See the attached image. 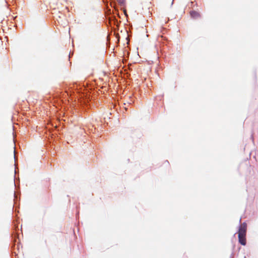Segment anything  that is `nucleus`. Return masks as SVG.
<instances>
[{
  "label": "nucleus",
  "mask_w": 258,
  "mask_h": 258,
  "mask_svg": "<svg viewBox=\"0 0 258 258\" xmlns=\"http://www.w3.org/2000/svg\"><path fill=\"white\" fill-rule=\"evenodd\" d=\"M247 230V225L245 223H242L238 229V241L242 245H245L246 243V233Z\"/></svg>",
  "instance_id": "1"
},
{
  "label": "nucleus",
  "mask_w": 258,
  "mask_h": 258,
  "mask_svg": "<svg viewBox=\"0 0 258 258\" xmlns=\"http://www.w3.org/2000/svg\"><path fill=\"white\" fill-rule=\"evenodd\" d=\"M190 15L191 17L194 19H198L201 17L200 13L195 11H190Z\"/></svg>",
  "instance_id": "2"
},
{
  "label": "nucleus",
  "mask_w": 258,
  "mask_h": 258,
  "mask_svg": "<svg viewBox=\"0 0 258 258\" xmlns=\"http://www.w3.org/2000/svg\"><path fill=\"white\" fill-rule=\"evenodd\" d=\"M117 2L121 5L124 6L125 4V0H116Z\"/></svg>",
  "instance_id": "3"
},
{
  "label": "nucleus",
  "mask_w": 258,
  "mask_h": 258,
  "mask_svg": "<svg viewBox=\"0 0 258 258\" xmlns=\"http://www.w3.org/2000/svg\"><path fill=\"white\" fill-rule=\"evenodd\" d=\"M53 3H57V2H58V0H53Z\"/></svg>",
  "instance_id": "4"
}]
</instances>
